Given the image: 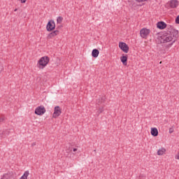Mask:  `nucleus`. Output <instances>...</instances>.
<instances>
[{
	"label": "nucleus",
	"mask_w": 179,
	"mask_h": 179,
	"mask_svg": "<svg viewBox=\"0 0 179 179\" xmlns=\"http://www.w3.org/2000/svg\"><path fill=\"white\" fill-rule=\"evenodd\" d=\"M14 12H17V8H15V9L14 10Z\"/></svg>",
	"instance_id": "24"
},
{
	"label": "nucleus",
	"mask_w": 179,
	"mask_h": 179,
	"mask_svg": "<svg viewBox=\"0 0 179 179\" xmlns=\"http://www.w3.org/2000/svg\"><path fill=\"white\" fill-rule=\"evenodd\" d=\"M45 108L43 106H38L35 109V114L36 115H43V114H45Z\"/></svg>",
	"instance_id": "4"
},
{
	"label": "nucleus",
	"mask_w": 179,
	"mask_h": 179,
	"mask_svg": "<svg viewBox=\"0 0 179 179\" xmlns=\"http://www.w3.org/2000/svg\"><path fill=\"white\" fill-rule=\"evenodd\" d=\"M62 111L59 106H55L54 109V113H52V118H58L61 115Z\"/></svg>",
	"instance_id": "6"
},
{
	"label": "nucleus",
	"mask_w": 179,
	"mask_h": 179,
	"mask_svg": "<svg viewBox=\"0 0 179 179\" xmlns=\"http://www.w3.org/2000/svg\"><path fill=\"white\" fill-rule=\"evenodd\" d=\"M0 135H1V138H6V136H8L9 135V131L4 130L0 134Z\"/></svg>",
	"instance_id": "15"
},
{
	"label": "nucleus",
	"mask_w": 179,
	"mask_h": 179,
	"mask_svg": "<svg viewBox=\"0 0 179 179\" xmlns=\"http://www.w3.org/2000/svg\"><path fill=\"white\" fill-rule=\"evenodd\" d=\"M104 111V108L103 107H101L99 108L98 114H101Z\"/></svg>",
	"instance_id": "17"
},
{
	"label": "nucleus",
	"mask_w": 179,
	"mask_h": 179,
	"mask_svg": "<svg viewBox=\"0 0 179 179\" xmlns=\"http://www.w3.org/2000/svg\"><path fill=\"white\" fill-rule=\"evenodd\" d=\"M57 29H59V26L57 27Z\"/></svg>",
	"instance_id": "26"
},
{
	"label": "nucleus",
	"mask_w": 179,
	"mask_h": 179,
	"mask_svg": "<svg viewBox=\"0 0 179 179\" xmlns=\"http://www.w3.org/2000/svg\"><path fill=\"white\" fill-rule=\"evenodd\" d=\"M151 135L152 136H157V135H159V130H157V128L156 127L151 128Z\"/></svg>",
	"instance_id": "11"
},
{
	"label": "nucleus",
	"mask_w": 179,
	"mask_h": 179,
	"mask_svg": "<svg viewBox=\"0 0 179 179\" xmlns=\"http://www.w3.org/2000/svg\"><path fill=\"white\" fill-rule=\"evenodd\" d=\"M1 72H2V71H1V70H0V73H1Z\"/></svg>",
	"instance_id": "27"
},
{
	"label": "nucleus",
	"mask_w": 179,
	"mask_h": 179,
	"mask_svg": "<svg viewBox=\"0 0 179 179\" xmlns=\"http://www.w3.org/2000/svg\"><path fill=\"white\" fill-rule=\"evenodd\" d=\"M159 64H162V62H160V63Z\"/></svg>",
	"instance_id": "28"
},
{
	"label": "nucleus",
	"mask_w": 179,
	"mask_h": 179,
	"mask_svg": "<svg viewBox=\"0 0 179 179\" xmlns=\"http://www.w3.org/2000/svg\"><path fill=\"white\" fill-rule=\"evenodd\" d=\"M58 34H59V31L55 30L48 34V38H53V37H56V36H58Z\"/></svg>",
	"instance_id": "10"
},
{
	"label": "nucleus",
	"mask_w": 179,
	"mask_h": 179,
	"mask_svg": "<svg viewBox=\"0 0 179 179\" xmlns=\"http://www.w3.org/2000/svg\"><path fill=\"white\" fill-rule=\"evenodd\" d=\"M48 31H52L55 29V22L54 20H50L48 22L46 27Z\"/></svg>",
	"instance_id": "7"
},
{
	"label": "nucleus",
	"mask_w": 179,
	"mask_h": 179,
	"mask_svg": "<svg viewBox=\"0 0 179 179\" xmlns=\"http://www.w3.org/2000/svg\"><path fill=\"white\" fill-rule=\"evenodd\" d=\"M2 179H12V178H9L8 175H4Z\"/></svg>",
	"instance_id": "18"
},
{
	"label": "nucleus",
	"mask_w": 179,
	"mask_h": 179,
	"mask_svg": "<svg viewBox=\"0 0 179 179\" xmlns=\"http://www.w3.org/2000/svg\"><path fill=\"white\" fill-rule=\"evenodd\" d=\"M120 61L121 62H122L123 65L127 66V62L128 61V55H126L125 56L121 57Z\"/></svg>",
	"instance_id": "12"
},
{
	"label": "nucleus",
	"mask_w": 179,
	"mask_h": 179,
	"mask_svg": "<svg viewBox=\"0 0 179 179\" xmlns=\"http://www.w3.org/2000/svg\"><path fill=\"white\" fill-rule=\"evenodd\" d=\"M169 6L172 9H174V8H177V6H178V0H171L169 1Z\"/></svg>",
	"instance_id": "8"
},
{
	"label": "nucleus",
	"mask_w": 179,
	"mask_h": 179,
	"mask_svg": "<svg viewBox=\"0 0 179 179\" xmlns=\"http://www.w3.org/2000/svg\"><path fill=\"white\" fill-rule=\"evenodd\" d=\"M136 2H146L148 0H135Z\"/></svg>",
	"instance_id": "21"
},
{
	"label": "nucleus",
	"mask_w": 179,
	"mask_h": 179,
	"mask_svg": "<svg viewBox=\"0 0 179 179\" xmlns=\"http://www.w3.org/2000/svg\"><path fill=\"white\" fill-rule=\"evenodd\" d=\"M78 150L77 148H73V152H76Z\"/></svg>",
	"instance_id": "23"
},
{
	"label": "nucleus",
	"mask_w": 179,
	"mask_h": 179,
	"mask_svg": "<svg viewBox=\"0 0 179 179\" xmlns=\"http://www.w3.org/2000/svg\"><path fill=\"white\" fill-rule=\"evenodd\" d=\"M50 62V58L47 56L42 57L38 62L37 66L39 69H44L48 65Z\"/></svg>",
	"instance_id": "2"
},
{
	"label": "nucleus",
	"mask_w": 179,
	"mask_h": 179,
	"mask_svg": "<svg viewBox=\"0 0 179 179\" xmlns=\"http://www.w3.org/2000/svg\"><path fill=\"white\" fill-rule=\"evenodd\" d=\"M178 38V31L176 29H171L169 34H164L160 37V43L162 44L169 43V47H171L174 43Z\"/></svg>",
	"instance_id": "1"
},
{
	"label": "nucleus",
	"mask_w": 179,
	"mask_h": 179,
	"mask_svg": "<svg viewBox=\"0 0 179 179\" xmlns=\"http://www.w3.org/2000/svg\"><path fill=\"white\" fill-rule=\"evenodd\" d=\"M5 121V119L3 117H0V122H3Z\"/></svg>",
	"instance_id": "22"
},
{
	"label": "nucleus",
	"mask_w": 179,
	"mask_h": 179,
	"mask_svg": "<svg viewBox=\"0 0 179 179\" xmlns=\"http://www.w3.org/2000/svg\"><path fill=\"white\" fill-rule=\"evenodd\" d=\"M166 153V148H162L161 149L158 150L157 155L158 156H163Z\"/></svg>",
	"instance_id": "14"
},
{
	"label": "nucleus",
	"mask_w": 179,
	"mask_h": 179,
	"mask_svg": "<svg viewBox=\"0 0 179 179\" xmlns=\"http://www.w3.org/2000/svg\"><path fill=\"white\" fill-rule=\"evenodd\" d=\"M34 145H36V143H34L32 144V146Z\"/></svg>",
	"instance_id": "25"
},
{
	"label": "nucleus",
	"mask_w": 179,
	"mask_h": 179,
	"mask_svg": "<svg viewBox=\"0 0 179 179\" xmlns=\"http://www.w3.org/2000/svg\"><path fill=\"white\" fill-rule=\"evenodd\" d=\"M174 132V129L170 128L169 129V134H173Z\"/></svg>",
	"instance_id": "19"
},
{
	"label": "nucleus",
	"mask_w": 179,
	"mask_h": 179,
	"mask_svg": "<svg viewBox=\"0 0 179 179\" xmlns=\"http://www.w3.org/2000/svg\"><path fill=\"white\" fill-rule=\"evenodd\" d=\"M157 27L158 29L163 30V29H166V27H167V24L164 22H159L157 24Z\"/></svg>",
	"instance_id": "9"
},
{
	"label": "nucleus",
	"mask_w": 179,
	"mask_h": 179,
	"mask_svg": "<svg viewBox=\"0 0 179 179\" xmlns=\"http://www.w3.org/2000/svg\"><path fill=\"white\" fill-rule=\"evenodd\" d=\"M64 20V17L59 16L57 17V24H61Z\"/></svg>",
	"instance_id": "16"
},
{
	"label": "nucleus",
	"mask_w": 179,
	"mask_h": 179,
	"mask_svg": "<svg viewBox=\"0 0 179 179\" xmlns=\"http://www.w3.org/2000/svg\"><path fill=\"white\" fill-rule=\"evenodd\" d=\"M119 48L120 50H122V51H123V52H125L126 54H127V52L129 51V47L124 42L119 43Z\"/></svg>",
	"instance_id": "5"
},
{
	"label": "nucleus",
	"mask_w": 179,
	"mask_h": 179,
	"mask_svg": "<svg viewBox=\"0 0 179 179\" xmlns=\"http://www.w3.org/2000/svg\"><path fill=\"white\" fill-rule=\"evenodd\" d=\"M150 34V29L143 28L140 31V36L142 38H146Z\"/></svg>",
	"instance_id": "3"
},
{
	"label": "nucleus",
	"mask_w": 179,
	"mask_h": 179,
	"mask_svg": "<svg viewBox=\"0 0 179 179\" xmlns=\"http://www.w3.org/2000/svg\"><path fill=\"white\" fill-rule=\"evenodd\" d=\"M176 160H179V152L175 156Z\"/></svg>",
	"instance_id": "20"
},
{
	"label": "nucleus",
	"mask_w": 179,
	"mask_h": 179,
	"mask_svg": "<svg viewBox=\"0 0 179 179\" xmlns=\"http://www.w3.org/2000/svg\"><path fill=\"white\" fill-rule=\"evenodd\" d=\"M99 54H100V52L97 49H94L92 52V56L94 58H97V57H99Z\"/></svg>",
	"instance_id": "13"
}]
</instances>
